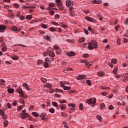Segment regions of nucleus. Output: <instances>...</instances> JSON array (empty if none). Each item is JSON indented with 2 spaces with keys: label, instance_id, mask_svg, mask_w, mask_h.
Listing matches in <instances>:
<instances>
[{
  "label": "nucleus",
  "instance_id": "49530a36",
  "mask_svg": "<svg viewBox=\"0 0 128 128\" xmlns=\"http://www.w3.org/2000/svg\"><path fill=\"white\" fill-rule=\"evenodd\" d=\"M74 108L72 107L69 110V112L72 113V112H74Z\"/></svg>",
  "mask_w": 128,
  "mask_h": 128
},
{
  "label": "nucleus",
  "instance_id": "4c0bfd02",
  "mask_svg": "<svg viewBox=\"0 0 128 128\" xmlns=\"http://www.w3.org/2000/svg\"><path fill=\"white\" fill-rule=\"evenodd\" d=\"M112 64H116V62H118V60L116 59H112Z\"/></svg>",
  "mask_w": 128,
  "mask_h": 128
},
{
  "label": "nucleus",
  "instance_id": "a18cd8bd",
  "mask_svg": "<svg viewBox=\"0 0 128 128\" xmlns=\"http://www.w3.org/2000/svg\"><path fill=\"white\" fill-rule=\"evenodd\" d=\"M70 15L71 16H74V11H71L70 12Z\"/></svg>",
  "mask_w": 128,
  "mask_h": 128
},
{
  "label": "nucleus",
  "instance_id": "5701e85b",
  "mask_svg": "<svg viewBox=\"0 0 128 128\" xmlns=\"http://www.w3.org/2000/svg\"><path fill=\"white\" fill-rule=\"evenodd\" d=\"M23 86L26 88V90H30V88H28V84L26 83H24L22 84Z\"/></svg>",
  "mask_w": 128,
  "mask_h": 128
},
{
  "label": "nucleus",
  "instance_id": "20e7f679",
  "mask_svg": "<svg viewBox=\"0 0 128 128\" xmlns=\"http://www.w3.org/2000/svg\"><path fill=\"white\" fill-rule=\"evenodd\" d=\"M16 92H17L20 94V96H21L22 98V96H24V93L22 92V88L19 87L16 90Z\"/></svg>",
  "mask_w": 128,
  "mask_h": 128
},
{
  "label": "nucleus",
  "instance_id": "473e14b6",
  "mask_svg": "<svg viewBox=\"0 0 128 128\" xmlns=\"http://www.w3.org/2000/svg\"><path fill=\"white\" fill-rule=\"evenodd\" d=\"M52 105L54 106H56V108H58V106L56 102H52Z\"/></svg>",
  "mask_w": 128,
  "mask_h": 128
},
{
  "label": "nucleus",
  "instance_id": "ddd939ff",
  "mask_svg": "<svg viewBox=\"0 0 128 128\" xmlns=\"http://www.w3.org/2000/svg\"><path fill=\"white\" fill-rule=\"evenodd\" d=\"M105 75L104 72L102 71H100L98 72V76H104Z\"/></svg>",
  "mask_w": 128,
  "mask_h": 128
},
{
  "label": "nucleus",
  "instance_id": "a19ab883",
  "mask_svg": "<svg viewBox=\"0 0 128 128\" xmlns=\"http://www.w3.org/2000/svg\"><path fill=\"white\" fill-rule=\"evenodd\" d=\"M54 48L56 50H60V48H58V46H56V45H54Z\"/></svg>",
  "mask_w": 128,
  "mask_h": 128
},
{
  "label": "nucleus",
  "instance_id": "79ce46f5",
  "mask_svg": "<svg viewBox=\"0 0 128 128\" xmlns=\"http://www.w3.org/2000/svg\"><path fill=\"white\" fill-rule=\"evenodd\" d=\"M56 4L54 3H50L49 4V6L50 8H52L53 6H55Z\"/></svg>",
  "mask_w": 128,
  "mask_h": 128
},
{
  "label": "nucleus",
  "instance_id": "393cba45",
  "mask_svg": "<svg viewBox=\"0 0 128 128\" xmlns=\"http://www.w3.org/2000/svg\"><path fill=\"white\" fill-rule=\"evenodd\" d=\"M50 30V32H56V28H54V27H50L49 28Z\"/></svg>",
  "mask_w": 128,
  "mask_h": 128
},
{
  "label": "nucleus",
  "instance_id": "58836bf2",
  "mask_svg": "<svg viewBox=\"0 0 128 128\" xmlns=\"http://www.w3.org/2000/svg\"><path fill=\"white\" fill-rule=\"evenodd\" d=\"M49 111L51 112V114H54V109L50 108L49 109Z\"/></svg>",
  "mask_w": 128,
  "mask_h": 128
},
{
  "label": "nucleus",
  "instance_id": "e433bc0d",
  "mask_svg": "<svg viewBox=\"0 0 128 128\" xmlns=\"http://www.w3.org/2000/svg\"><path fill=\"white\" fill-rule=\"evenodd\" d=\"M49 12L51 16H54V11L52 10H50Z\"/></svg>",
  "mask_w": 128,
  "mask_h": 128
},
{
  "label": "nucleus",
  "instance_id": "6ab92c4d",
  "mask_svg": "<svg viewBox=\"0 0 128 128\" xmlns=\"http://www.w3.org/2000/svg\"><path fill=\"white\" fill-rule=\"evenodd\" d=\"M2 52H6V44L2 43Z\"/></svg>",
  "mask_w": 128,
  "mask_h": 128
},
{
  "label": "nucleus",
  "instance_id": "423d86ee",
  "mask_svg": "<svg viewBox=\"0 0 128 128\" xmlns=\"http://www.w3.org/2000/svg\"><path fill=\"white\" fill-rule=\"evenodd\" d=\"M6 28V26L0 25V32H4V30Z\"/></svg>",
  "mask_w": 128,
  "mask_h": 128
},
{
  "label": "nucleus",
  "instance_id": "13d9d810",
  "mask_svg": "<svg viewBox=\"0 0 128 128\" xmlns=\"http://www.w3.org/2000/svg\"><path fill=\"white\" fill-rule=\"evenodd\" d=\"M102 90H110V87L104 86V87H102Z\"/></svg>",
  "mask_w": 128,
  "mask_h": 128
},
{
  "label": "nucleus",
  "instance_id": "6e6552de",
  "mask_svg": "<svg viewBox=\"0 0 128 128\" xmlns=\"http://www.w3.org/2000/svg\"><path fill=\"white\" fill-rule=\"evenodd\" d=\"M74 4V2H72L70 0H66V6L70 8V6H72Z\"/></svg>",
  "mask_w": 128,
  "mask_h": 128
},
{
  "label": "nucleus",
  "instance_id": "9b49d317",
  "mask_svg": "<svg viewBox=\"0 0 128 128\" xmlns=\"http://www.w3.org/2000/svg\"><path fill=\"white\" fill-rule=\"evenodd\" d=\"M84 78H86V75H80L76 77V80H84Z\"/></svg>",
  "mask_w": 128,
  "mask_h": 128
},
{
  "label": "nucleus",
  "instance_id": "3c124183",
  "mask_svg": "<svg viewBox=\"0 0 128 128\" xmlns=\"http://www.w3.org/2000/svg\"><path fill=\"white\" fill-rule=\"evenodd\" d=\"M44 68H48V62H44Z\"/></svg>",
  "mask_w": 128,
  "mask_h": 128
},
{
  "label": "nucleus",
  "instance_id": "ea45409f",
  "mask_svg": "<svg viewBox=\"0 0 128 128\" xmlns=\"http://www.w3.org/2000/svg\"><path fill=\"white\" fill-rule=\"evenodd\" d=\"M59 102H60V104H66V100H59Z\"/></svg>",
  "mask_w": 128,
  "mask_h": 128
},
{
  "label": "nucleus",
  "instance_id": "72a5a7b5",
  "mask_svg": "<svg viewBox=\"0 0 128 128\" xmlns=\"http://www.w3.org/2000/svg\"><path fill=\"white\" fill-rule=\"evenodd\" d=\"M86 82L88 86H92V82H90V80H86Z\"/></svg>",
  "mask_w": 128,
  "mask_h": 128
},
{
  "label": "nucleus",
  "instance_id": "09e8293b",
  "mask_svg": "<svg viewBox=\"0 0 128 128\" xmlns=\"http://www.w3.org/2000/svg\"><path fill=\"white\" fill-rule=\"evenodd\" d=\"M61 26H62V28H68V26L66 25H64L62 24H60Z\"/></svg>",
  "mask_w": 128,
  "mask_h": 128
},
{
  "label": "nucleus",
  "instance_id": "1a4fd4ad",
  "mask_svg": "<svg viewBox=\"0 0 128 128\" xmlns=\"http://www.w3.org/2000/svg\"><path fill=\"white\" fill-rule=\"evenodd\" d=\"M29 114L28 113H22L21 118H22V120H25V118H26L28 116Z\"/></svg>",
  "mask_w": 128,
  "mask_h": 128
},
{
  "label": "nucleus",
  "instance_id": "0e129e2a",
  "mask_svg": "<svg viewBox=\"0 0 128 128\" xmlns=\"http://www.w3.org/2000/svg\"><path fill=\"white\" fill-rule=\"evenodd\" d=\"M60 86H61L62 88H64L65 86L64 84V82L62 81L60 82Z\"/></svg>",
  "mask_w": 128,
  "mask_h": 128
},
{
  "label": "nucleus",
  "instance_id": "4be33fe9",
  "mask_svg": "<svg viewBox=\"0 0 128 128\" xmlns=\"http://www.w3.org/2000/svg\"><path fill=\"white\" fill-rule=\"evenodd\" d=\"M84 40H86V38H84V37H82L78 40L80 44L82 43V42H84Z\"/></svg>",
  "mask_w": 128,
  "mask_h": 128
},
{
  "label": "nucleus",
  "instance_id": "4468645a",
  "mask_svg": "<svg viewBox=\"0 0 128 128\" xmlns=\"http://www.w3.org/2000/svg\"><path fill=\"white\" fill-rule=\"evenodd\" d=\"M46 114L45 112L44 113H42L40 115V118H42V120H46Z\"/></svg>",
  "mask_w": 128,
  "mask_h": 128
},
{
  "label": "nucleus",
  "instance_id": "9d476101",
  "mask_svg": "<svg viewBox=\"0 0 128 128\" xmlns=\"http://www.w3.org/2000/svg\"><path fill=\"white\" fill-rule=\"evenodd\" d=\"M66 54L68 56H74L76 54L74 53V52L71 51L68 52L66 53Z\"/></svg>",
  "mask_w": 128,
  "mask_h": 128
},
{
  "label": "nucleus",
  "instance_id": "f3484780",
  "mask_svg": "<svg viewBox=\"0 0 128 128\" xmlns=\"http://www.w3.org/2000/svg\"><path fill=\"white\" fill-rule=\"evenodd\" d=\"M59 106L61 110H64L66 108V104H62V105H60Z\"/></svg>",
  "mask_w": 128,
  "mask_h": 128
},
{
  "label": "nucleus",
  "instance_id": "e2e57ef3",
  "mask_svg": "<svg viewBox=\"0 0 128 128\" xmlns=\"http://www.w3.org/2000/svg\"><path fill=\"white\" fill-rule=\"evenodd\" d=\"M20 19L21 20H24V16H21L20 17Z\"/></svg>",
  "mask_w": 128,
  "mask_h": 128
},
{
  "label": "nucleus",
  "instance_id": "7c9ffc66",
  "mask_svg": "<svg viewBox=\"0 0 128 128\" xmlns=\"http://www.w3.org/2000/svg\"><path fill=\"white\" fill-rule=\"evenodd\" d=\"M32 15H28L26 16V18L28 20H32Z\"/></svg>",
  "mask_w": 128,
  "mask_h": 128
},
{
  "label": "nucleus",
  "instance_id": "f03ea898",
  "mask_svg": "<svg viewBox=\"0 0 128 128\" xmlns=\"http://www.w3.org/2000/svg\"><path fill=\"white\" fill-rule=\"evenodd\" d=\"M48 54L50 58H54L56 56V55L54 54V50L50 48H48L47 50Z\"/></svg>",
  "mask_w": 128,
  "mask_h": 128
},
{
  "label": "nucleus",
  "instance_id": "5fc2aeb1",
  "mask_svg": "<svg viewBox=\"0 0 128 128\" xmlns=\"http://www.w3.org/2000/svg\"><path fill=\"white\" fill-rule=\"evenodd\" d=\"M6 106L9 108H12V104H10V103H8L7 104H6Z\"/></svg>",
  "mask_w": 128,
  "mask_h": 128
},
{
  "label": "nucleus",
  "instance_id": "338daca9",
  "mask_svg": "<svg viewBox=\"0 0 128 128\" xmlns=\"http://www.w3.org/2000/svg\"><path fill=\"white\" fill-rule=\"evenodd\" d=\"M88 54H83V58H88Z\"/></svg>",
  "mask_w": 128,
  "mask_h": 128
},
{
  "label": "nucleus",
  "instance_id": "f8f14e48",
  "mask_svg": "<svg viewBox=\"0 0 128 128\" xmlns=\"http://www.w3.org/2000/svg\"><path fill=\"white\" fill-rule=\"evenodd\" d=\"M57 6H58V8L60 10H64V6H62V3H60V4H57Z\"/></svg>",
  "mask_w": 128,
  "mask_h": 128
},
{
  "label": "nucleus",
  "instance_id": "680f3d73",
  "mask_svg": "<svg viewBox=\"0 0 128 128\" xmlns=\"http://www.w3.org/2000/svg\"><path fill=\"white\" fill-rule=\"evenodd\" d=\"M22 106H20L19 107H18V112H20V111L22 110Z\"/></svg>",
  "mask_w": 128,
  "mask_h": 128
},
{
  "label": "nucleus",
  "instance_id": "37998d69",
  "mask_svg": "<svg viewBox=\"0 0 128 128\" xmlns=\"http://www.w3.org/2000/svg\"><path fill=\"white\" fill-rule=\"evenodd\" d=\"M56 92H63V91L62 90H60V89L56 88Z\"/></svg>",
  "mask_w": 128,
  "mask_h": 128
},
{
  "label": "nucleus",
  "instance_id": "412c9836",
  "mask_svg": "<svg viewBox=\"0 0 128 128\" xmlns=\"http://www.w3.org/2000/svg\"><path fill=\"white\" fill-rule=\"evenodd\" d=\"M8 94H12L14 92V90L12 88H10L8 89Z\"/></svg>",
  "mask_w": 128,
  "mask_h": 128
},
{
  "label": "nucleus",
  "instance_id": "864d4df0",
  "mask_svg": "<svg viewBox=\"0 0 128 128\" xmlns=\"http://www.w3.org/2000/svg\"><path fill=\"white\" fill-rule=\"evenodd\" d=\"M104 106H106V104H104V103H102L100 104V108H104Z\"/></svg>",
  "mask_w": 128,
  "mask_h": 128
},
{
  "label": "nucleus",
  "instance_id": "c756f323",
  "mask_svg": "<svg viewBox=\"0 0 128 128\" xmlns=\"http://www.w3.org/2000/svg\"><path fill=\"white\" fill-rule=\"evenodd\" d=\"M32 114L34 116H35V118H38V116H40V114H38V113L36 112H32Z\"/></svg>",
  "mask_w": 128,
  "mask_h": 128
},
{
  "label": "nucleus",
  "instance_id": "de8ad7c7",
  "mask_svg": "<svg viewBox=\"0 0 128 128\" xmlns=\"http://www.w3.org/2000/svg\"><path fill=\"white\" fill-rule=\"evenodd\" d=\"M52 24H54V26H58V23L55 22H52Z\"/></svg>",
  "mask_w": 128,
  "mask_h": 128
},
{
  "label": "nucleus",
  "instance_id": "2eb2a0df",
  "mask_svg": "<svg viewBox=\"0 0 128 128\" xmlns=\"http://www.w3.org/2000/svg\"><path fill=\"white\" fill-rule=\"evenodd\" d=\"M124 82H127L128 80V73L124 74Z\"/></svg>",
  "mask_w": 128,
  "mask_h": 128
},
{
  "label": "nucleus",
  "instance_id": "a878e982",
  "mask_svg": "<svg viewBox=\"0 0 128 128\" xmlns=\"http://www.w3.org/2000/svg\"><path fill=\"white\" fill-rule=\"evenodd\" d=\"M96 118L97 120H100V122H102V116L100 115L96 116Z\"/></svg>",
  "mask_w": 128,
  "mask_h": 128
},
{
  "label": "nucleus",
  "instance_id": "7ed1b4c3",
  "mask_svg": "<svg viewBox=\"0 0 128 128\" xmlns=\"http://www.w3.org/2000/svg\"><path fill=\"white\" fill-rule=\"evenodd\" d=\"M86 102L88 104H94L96 102V98H90V99L87 100Z\"/></svg>",
  "mask_w": 128,
  "mask_h": 128
},
{
  "label": "nucleus",
  "instance_id": "0eeeda50",
  "mask_svg": "<svg viewBox=\"0 0 128 128\" xmlns=\"http://www.w3.org/2000/svg\"><path fill=\"white\" fill-rule=\"evenodd\" d=\"M10 30H12V32H18V28H16V26L11 27Z\"/></svg>",
  "mask_w": 128,
  "mask_h": 128
},
{
  "label": "nucleus",
  "instance_id": "c03bdc74",
  "mask_svg": "<svg viewBox=\"0 0 128 128\" xmlns=\"http://www.w3.org/2000/svg\"><path fill=\"white\" fill-rule=\"evenodd\" d=\"M41 80L42 82H46V79L44 78H41Z\"/></svg>",
  "mask_w": 128,
  "mask_h": 128
},
{
  "label": "nucleus",
  "instance_id": "774afa93",
  "mask_svg": "<svg viewBox=\"0 0 128 128\" xmlns=\"http://www.w3.org/2000/svg\"><path fill=\"white\" fill-rule=\"evenodd\" d=\"M124 24H128V18L126 20V22H124Z\"/></svg>",
  "mask_w": 128,
  "mask_h": 128
},
{
  "label": "nucleus",
  "instance_id": "4d7b16f0",
  "mask_svg": "<svg viewBox=\"0 0 128 128\" xmlns=\"http://www.w3.org/2000/svg\"><path fill=\"white\" fill-rule=\"evenodd\" d=\"M62 116H66L67 114L65 112H62L61 113Z\"/></svg>",
  "mask_w": 128,
  "mask_h": 128
},
{
  "label": "nucleus",
  "instance_id": "f257e3e1",
  "mask_svg": "<svg viewBox=\"0 0 128 128\" xmlns=\"http://www.w3.org/2000/svg\"><path fill=\"white\" fill-rule=\"evenodd\" d=\"M88 50H94V48L96 49L98 48L96 40H92L90 42H88Z\"/></svg>",
  "mask_w": 128,
  "mask_h": 128
},
{
  "label": "nucleus",
  "instance_id": "69168bd1",
  "mask_svg": "<svg viewBox=\"0 0 128 128\" xmlns=\"http://www.w3.org/2000/svg\"><path fill=\"white\" fill-rule=\"evenodd\" d=\"M107 94H108L107 92H102V96H106V95Z\"/></svg>",
  "mask_w": 128,
  "mask_h": 128
},
{
  "label": "nucleus",
  "instance_id": "c9c22d12",
  "mask_svg": "<svg viewBox=\"0 0 128 128\" xmlns=\"http://www.w3.org/2000/svg\"><path fill=\"white\" fill-rule=\"evenodd\" d=\"M30 8H34V7H32V6H30V7H28V6H22V8L23 9V10H26V8H28V10H30Z\"/></svg>",
  "mask_w": 128,
  "mask_h": 128
},
{
  "label": "nucleus",
  "instance_id": "c85d7f7f",
  "mask_svg": "<svg viewBox=\"0 0 128 128\" xmlns=\"http://www.w3.org/2000/svg\"><path fill=\"white\" fill-rule=\"evenodd\" d=\"M40 26L41 28H48V26H46V24H40Z\"/></svg>",
  "mask_w": 128,
  "mask_h": 128
},
{
  "label": "nucleus",
  "instance_id": "052dcab7",
  "mask_svg": "<svg viewBox=\"0 0 128 128\" xmlns=\"http://www.w3.org/2000/svg\"><path fill=\"white\" fill-rule=\"evenodd\" d=\"M109 110H114V106H112V105H110L109 106Z\"/></svg>",
  "mask_w": 128,
  "mask_h": 128
},
{
  "label": "nucleus",
  "instance_id": "dca6fc26",
  "mask_svg": "<svg viewBox=\"0 0 128 128\" xmlns=\"http://www.w3.org/2000/svg\"><path fill=\"white\" fill-rule=\"evenodd\" d=\"M11 58L14 60H18V56L16 55L12 56Z\"/></svg>",
  "mask_w": 128,
  "mask_h": 128
},
{
  "label": "nucleus",
  "instance_id": "b1692460",
  "mask_svg": "<svg viewBox=\"0 0 128 128\" xmlns=\"http://www.w3.org/2000/svg\"><path fill=\"white\" fill-rule=\"evenodd\" d=\"M118 67H115L114 68V70H113V74H118Z\"/></svg>",
  "mask_w": 128,
  "mask_h": 128
},
{
  "label": "nucleus",
  "instance_id": "6e6d98bb",
  "mask_svg": "<svg viewBox=\"0 0 128 128\" xmlns=\"http://www.w3.org/2000/svg\"><path fill=\"white\" fill-rule=\"evenodd\" d=\"M116 40L118 44H120V38H118Z\"/></svg>",
  "mask_w": 128,
  "mask_h": 128
},
{
  "label": "nucleus",
  "instance_id": "8fccbe9b",
  "mask_svg": "<svg viewBox=\"0 0 128 128\" xmlns=\"http://www.w3.org/2000/svg\"><path fill=\"white\" fill-rule=\"evenodd\" d=\"M16 16H17V18H20V12H16Z\"/></svg>",
  "mask_w": 128,
  "mask_h": 128
},
{
  "label": "nucleus",
  "instance_id": "603ef678",
  "mask_svg": "<svg viewBox=\"0 0 128 128\" xmlns=\"http://www.w3.org/2000/svg\"><path fill=\"white\" fill-rule=\"evenodd\" d=\"M68 106H72V108H74V106H76V104H68Z\"/></svg>",
  "mask_w": 128,
  "mask_h": 128
},
{
  "label": "nucleus",
  "instance_id": "a211bd4d",
  "mask_svg": "<svg viewBox=\"0 0 128 128\" xmlns=\"http://www.w3.org/2000/svg\"><path fill=\"white\" fill-rule=\"evenodd\" d=\"M92 66V62H88L86 64V68H90V66Z\"/></svg>",
  "mask_w": 128,
  "mask_h": 128
},
{
  "label": "nucleus",
  "instance_id": "bf43d9fd",
  "mask_svg": "<svg viewBox=\"0 0 128 128\" xmlns=\"http://www.w3.org/2000/svg\"><path fill=\"white\" fill-rule=\"evenodd\" d=\"M42 64V60H39L38 62V66H40V64Z\"/></svg>",
  "mask_w": 128,
  "mask_h": 128
},
{
  "label": "nucleus",
  "instance_id": "f704fd0d",
  "mask_svg": "<svg viewBox=\"0 0 128 128\" xmlns=\"http://www.w3.org/2000/svg\"><path fill=\"white\" fill-rule=\"evenodd\" d=\"M14 6L16 8H18L20 7V4H18L17 3H14Z\"/></svg>",
  "mask_w": 128,
  "mask_h": 128
},
{
  "label": "nucleus",
  "instance_id": "bb28decb",
  "mask_svg": "<svg viewBox=\"0 0 128 128\" xmlns=\"http://www.w3.org/2000/svg\"><path fill=\"white\" fill-rule=\"evenodd\" d=\"M4 126L5 128H6V126H8V120H6L4 122Z\"/></svg>",
  "mask_w": 128,
  "mask_h": 128
},
{
  "label": "nucleus",
  "instance_id": "aec40b11",
  "mask_svg": "<svg viewBox=\"0 0 128 128\" xmlns=\"http://www.w3.org/2000/svg\"><path fill=\"white\" fill-rule=\"evenodd\" d=\"M44 88H50V90L52 89V84L48 83L47 84L44 86Z\"/></svg>",
  "mask_w": 128,
  "mask_h": 128
},
{
  "label": "nucleus",
  "instance_id": "2f4dec72",
  "mask_svg": "<svg viewBox=\"0 0 128 128\" xmlns=\"http://www.w3.org/2000/svg\"><path fill=\"white\" fill-rule=\"evenodd\" d=\"M64 90H70V86H64Z\"/></svg>",
  "mask_w": 128,
  "mask_h": 128
},
{
  "label": "nucleus",
  "instance_id": "39448f33",
  "mask_svg": "<svg viewBox=\"0 0 128 128\" xmlns=\"http://www.w3.org/2000/svg\"><path fill=\"white\" fill-rule=\"evenodd\" d=\"M86 20H88V22H96V19H94V18H92L88 16H86Z\"/></svg>",
  "mask_w": 128,
  "mask_h": 128
},
{
  "label": "nucleus",
  "instance_id": "cd10ccee",
  "mask_svg": "<svg viewBox=\"0 0 128 128\" xmlns=\"http://www.w3.org/2000/svg\"><path fill=\"white\" fill-rule=\"evenodd\" d=\"M0 114L2 116H6V114H4V112L2 110H0Z\"/></svg>",
  "mask_w": 128,
  "mask_h": 128
}]
</instances>
